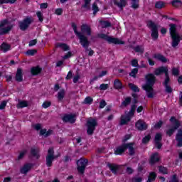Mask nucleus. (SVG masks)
Masks as SVG:
<instances>
[{"label": "nucleus", "instance_id": "obj_1", "mask_svg": "<svg viewBox=\"0 0 182 182\" xmlns=\"http://www.w3.org/2000/svg\"><path fill=\"white\" fill-rule=\"evenodd\" d=\"M146 83L142 85V89L146 92V96L149 99H153L154 97V89L153 86L156 83V76L154 74H148L145 76Z\"/></svg>", "mask_w": 182, "mask_h": 182}, {"label": "nucleus", "instance_id": "obj_2", "mask_svg": "<svg viewBox=\"0 0 182 182\" xmlns=\"http://www.w3.org/2000/svg\"><path fill=\"white\" fill-rule=\"evenodd\" d=\"M132 103L133 105H131V109L129 110V112H127L126 115L121 116L119 122L120 126H124V124H127V123H129V122L132 120L133 116H134V113L137 107V105H136L139 103V100H137V98H133Z\"/></svg>", "mask_w": 182, "mask_h": 182}, {"label": "nucleus", "instance_id": "obj_3", "mask_svg": "<svg viewBox=\"0 0 182 182\" xmlns=\"http://www.w3.org/2000/svg\"><path fill=\"white\" fill-rule=\"evenodd\" d=\"M169 122L171 123L172 127L166 130V136L171 137L173 134H174L176 130L178 129L180 126H181V123L178 121V119H176V117H171Z\"/></svg>", "mask_w": 182, "mask_h": 182}, {"label": "nucleus", "instance_id": "obj_4", "mask_svg": "<svg viewBox=\"0 0 182 182\" xmlns=\"http://www.w3.org/2000/svg\"><path fill=\"white\" fill-rule=\"evenodd\" d=\"M97 126V120L95 118L90 117L86 123L87 134L88 136H93L96 127Z\"/></svg>", "mask_w": 182, "mask_h": 182}, {"label": "nucleus", "instance_id": "obj_5", "mask_svg": "<svg viewBox=\"0 0 182 182\" xmlns=\"http://www.w3.org/2000/svg\"><path fill=\"white\" fill-rule=\"evenodd\" d=\"M9 24V21L8 19L2 20L0 22V35H8L11 31H12V28H14V25Z\"/></svg>", "mask_w": 182, "mask_h": 182}, {"label": "nucleus", "instance_id": "obj_6", "mask_svg": "<svg viewBox=\"0 0 182 182\" xmlns=\"http://www.w3.org/2000/svg\"><path fill=\"white\" fill-rule=\"evenodd\" d=\"M87 164H89V160H87V159L80 158V159L77 160V171L79 174H85V171L86 170Z\"/></svg>", "mask_w": 182, "mask_h": 182}, {"label": "nucleus", "instance_id": "obj_7", "mask_svg": "<svg viewBox=\"0 0 182 182\" xmlns=\"http://www.w3.org/2000/svg\"><path fill=\"white\" fill-rule=\"evenodd\" d=\"M98 38L106 41L108 43H114V45H124V41H122L119 38L110 37L105 33L98 34Z\"/></svg>", "mask_w": 182, "mask_h": 182}, {"label": "nucleus", "instance_id": "obj_8", "mask_svg": "<svg viewBox=\"0 0 182 182\" xmlns=\"http://www.w3.org/2000/svg\"><path fill=\"white\" fill-rule=\"evenodd\" d=\"M147 26L151 28V36L153 41H157L159 39V28H157V25L153 21L150 20L148 21Z\"/></svg>", "mask_w": 182, "mask_h": 182}, {"label": "nucleus", "instance_id": "obj_9", "mask_svg": "<svg viewBox=\"0 0 182 182\" xmlns=\"http://www.w3.org/2000/svg\"><path fill=\"white\" fill-rule=\"evenodd\" d=\"M163 73L165 75V79L170 77V75H168V68L167 67L161 66L154 71V74L156 76H160V75H163Z\"/></svg>", "mask_w": 182, "mask_h": 182}, {"label": "nucleus", "instance_id": "obj_10", "mask_svg": "<svg viewBox=\"0 0 182 182\" xmlns=\"http://www.w3.org/2000/svg\"><path fill=\"white\" fill-rule=\"evenodd\" d=\"M32 23V18H26L22 21L18 22V26L21 31H25Z\"/></svg>", "mask_w": 182, "mask_h": 182}, {"label": "nucleus", "instance_id": "obj_11", "mask_svg": "<svg viewBox=\"0 0 182 182\" xmlns=\"http://www.w3.org/2000/svg\"><path fill=\"white\" fill-rule=\"evenodd\" d=\"M80 43L84 49H85V52H89L90 50V48H89V45H90V41H89V39L87 38V36H84L81 38H79Z\"/></svg>", "mask_w": 182, "mask_h": 182}, {"label": "nucleus", "instance_id": "obj_12", "mask_svg": "<svg viewBox=\"0 0 182 182\" xmlns=\"http://www.w3.org/2000/svg\"><path fill=\"white\" fill-rule=\"evenodd\" d=\"M63 121L65 123H71L72 124L76 122V114H65L63 117Z\"/></svg>", "mask_w": 182, "mask_h": 182}, {"label": "nucleus", "instance_id": "obj_13", "mask_svg": "<svg viewBox=\"0 0 182 182\" xmlns=\"http://www.w3.org/2000/svg\"><path fill=\"white\" fill-rule=\"evenodd\" d=\"M161 140H163V136H161V134L157 133L155 135L154 144L156 147L159 149H161V146H163V144H161Z\"/></svg>", "mask_w": 182, "mask_h": 182}, {"label": "nucleus", "instance_id": "obj_14", "mask_svg": "<svg viewBox=\"0 0 182 182\" xmlns=\"http://www.w3.org/2000/svg\"><path fill=\"white\" fill-rule=\"evenodd\" d=\"M125 151L129 150V156H134L136 151L134 150V142L125 143Z\"/></svg>", "mask_w": 182, "mask_h": 182}, {"label": "nucleus", "instance_id": "obj_15", "mask_svg": "<svg viewBox=\"0 0 182 182\" xmlns=\"http://www.w3.org/2000/svg\"><path fill=\"white\" fill-rule=\"evenodd\" d=\"M170 77L169 78H165L164 81L163 82V85L165 87V92L166 93H173V88L171 87V86H170Z\"/></svg>", "mask_w": 182, "mask_h": 182}, {"label": "nucleus", "instance_id": "obj_16", "mask_svg": "<svg viewBox=\"0 0 182 182\" xmlns=\"http://www.w3.org/2000/svg\"><path fill=\"white\" fill-rule=\"evenodd\" d=\"M107 166H108L110 171H112V173L113 174H117V171H119V170H120V166H119L116 164H111V163L108 162L107 164Z\"/></svg>", "mask_w": 182, "mask_h": 182}, {"label": "nucleus", "instance_id": "obj_17", "mask_svg": "<svg viewBox=\"0 0 182 182\" xmlns=\"http://www.w3.org/2000/svg\"><path fill=\"white\" fill-rule=\"evenodd\" d=\"M126 151L125 144H122L121 146H119L115 148L114 154L116 156H122L123 153Z\"/></svg>", "mask_w": 182, "mask_h": 182}, {"label": "nucleus", "instance_id": "obj_18", "mask_svg": "<svg viewBox=\"0 0 182 182\" xmlns=\"http://www.w3.org/2000/svg\"><path fill=\"white\" fill-rule=\"evenodd\" d=\"M159 161H160V156H159V153L156 152L151 155L149 160V164H151V166H154V164L159 163Z\"/></svg>", "mask_w": 182, "mask_h": 182}, {"label": "nucleus", "instance_id": "obj_19", "mask_svg": "<svg viewBox=\"0 0 182 182\" xmlns=\"http://www.w3.org/2000/svg\"><path fill=\"white\" fill-rule=\"evenodd\" d=\"M33 167V164H26L23 166L20 169V172L21 174H28V172Z\"/></svg>", "mask_w": 182, "mask_h": 182}, {"label": "nucleus", "instance_id": "obj_20", "mask_svg": "<svg viewBox=\"0 0 182 182\" xmlns=\"http://www.w3.org/2000/svg\"><path fill=\"white\" fill-rule=\"evenodd\" d=\"M81 32L87 33V36H90L92 35V28L87 24H82L81 26Z\"/></svg>", "mask_w": 182, "mask_h": 182}, {"label": "nucleus", "instance_id": "obj_21", "mask_svg": "<svg viewBox=\"0 0 182 182\" xmlns=\"http://www.w3.org/2000/svg\"><path fill=\"white\" fill-rule=\"evenodd\" d=\"M176 140L178 141L177 147H182V129H178L176 134Z\"/></svg>", "mask_w": 182, "mask_h": 182}, {"label": "nucleus", "instance_id": "obj_22", "mask_svg": "<svg viewBox=\"0 0 182 182\" xmlns=\"http://www.w3.org/2000/svg\"><path fill=\"white\" fill-rule=\"evenodd\" d=\"M135 126L136 129H138V130H141V131L147 130V124L140 120L136 123Z\"/></svg>", "mask_w": 182, "mask_h": 182}, {"label": "nucleus", "instance_id": "obj_23", "mask_svg": "<svg viewBox=\"0 0 182 182\" xmlns=\"http://www.w3.org/2000/svg\"><path fill=\"white\" fill-rule=\"evenodd\" d=\"M72 28L74 31V33H75L76 36L78 37V39H80L85 36L83 33L77 31V26H76V23H72Z\"/></svg>", "mask_w": 182, "mask_h": 182}, {"label": "nucleus", "instance_id": "obj_24", "mask_svg": "<svg viewBox=\"0 0 182 182\" xmlns=\"http://www.w3.org/2000/svg\"><path fill=\"white\" fill-rule=\"evenodd\" d=\"M120 2L117 1V0H114V4H115L118 8L121 9V11H123V8L127 5V1L126 0H119Z\"/></svg>", "mask_w": 182, "mask_h": 182}, {"label": "nucleus", "instance_id": "obj_25", "mask_svg": "<svg viewBox=\"0 0 182 182\" xmlns=\"http://www.w3.org/2000/svg\"><path fill=\"white\" fill-rule=\"evenodd\" d=\"M55 48H60V49L63 50L64 52H66L67 50H70V48L68 44L65 43H57L55 45Z\"/></svg>", "mask_w": 182, "mask_h": 182}, {"label": "nucleus", "instance_id": "obj_26", "mask_svg": "<svg viewBox=\"0 0 182 182\" xmlns=\"http://www.w3.org/2000/svg\"><path fill=\"white\" fill-rule=\"evenodd\" d=\"M31 75H33V76H36L42 72V68L41 67H39V65H37L36 67L31 68Z\"/></svg>", "mask_w": 182, "mask_h": 182}, {"label": "nucleus", "instance_id": "obj_27", "mask_svg": "<svg viewBox=\"0 0 182 182\" xmlns=\"http://www.w3.org/2000/svg\"><path fill=\"white\" fill-rule=\"evenodd\" d=\"M16 82H22L23 77L22 76V68H18L16 73Z\"/></svg>", "mask_w": 182, "mask_h": 182}, {"label": "nucleus", "instance_id": "obj_28", "mask_svg": "<svg viewBox=\"0 0 182 182\" xmlns=\"http://www.w3.org/2000/svg\"><path fill=\"white\" fill-rule=\"evenodd\" d=\"M65 95H66V91L63 89L60 90L58 92V95H57V99H58V102H62V100H63V99H65Z\"/></svg>", "mask_w": 182, "mask_h": 182}, {"label": "nucleus", "instance_id": "obj_29", "mask_svg": "<svg viewBox=\"0 0 182 182\" xmlns=\"http://www.w3.org/2000/svg\"><path fill=\"white\" fill-rule=\"evenodd\" d=\"M154 58H155V59H157V60L162 62V63H167V58L161 54H155L154 55Z\"/></svg>", "mask_w": 182, "mask_h": 182}, {"label": "nucleus", "instance_id": "obj_30", "mask_svg": "<svg viewBox=\"0 0 182 182\" xmlns=\"http://www.w3.org/2000/svg\"><path fill=\"white\" fill-rule=\"evenodd\" d=\"M1 50H2V52H4V53L8 52V50H11V45L6 43H3L1 45Z\"/></svg>", "mask_w": 182, "mask_h": 182}, {"label": "nucleus", "instance_id": "obj_31", "mask_svg": "<svg viewBox=\"0 0 182 182\" xmlns=\"http://www.w3.org/2000/svg\"><path fill=\"white\" fill-rule=\"evenodd\" d=\"M55 159L56 158L53 156H46V160L47 167H52V163Z\"/></svg>", "mask_w": 182, "mask_h": 182}, {"label": "nucleus", "instance_id": "obj_32", "mask_svg": "<svg viewBox=\"0 0 182 182\" xmlns=\"http://www.w3.org/2000/svg\"><path fill=\"white\" fill-rule=\"evenodd\" d=\"M156 177H157V174L156 173V172H151L148 177L147 182L154 181L156 180Z\"/></svg>", "mask_w": 182, "mask_h": 182}, {"label": "nucleus", "instance_id": "obj_33", "mask_svg": "<svg viewBox=\"0 0 182 182\" xmlns=\"http://www.w3.org/2000/svg\"><path fill=\"white\" fill-rule=\"evenodd\" d=\"M133 49L137 53H144V47L143 46H136Z\"/></svg>", "mask_w": 182, "mask_h": 182}, {"label": "nucleus", "instance_id": "obj_34", "mask_svg": "<svg viewBox=\"0 0 182 182\" xmlns=\"http://www.w3.org/2000/svg\"><path fill=\"white\" fill-rule=\"evenodd\" d=\"M38 153H39L38 149L33 148V147L31 148V156H33V157H36L37 159H39V154H38Z\"/></svg>", "mask_w": 182, "mask_h": 182}, {"label": "nucleus", "instance_id": "obj_35", "mask_svg": "<svg viewBox=\"0 0 182 182\" xmlns=\"http://www.w3.org/2000/svg\"><path fill=\"white\" fill-rule=\"evenodd\" d=\"M131 103H132V98H131V97H127L122 102V106H124V107H127V106H129V105H130Z\"/></svg>", "mask_w": 182, "mask_h": 182}, {"label": "nucleus", "instance_id": "obj_36", "mask_svg": "<svg viewBox=\"0 0 182 182\" xmlns=\"http://www.w3.org/2000/svg\"><path fill=\"white\" fill-rule=\"evenodd\" d=\"M114 89H117L118 90L123 88L122 82L119 80H115L114 82Z\"/></svg>", "mask_w": 182, "mask_h": 182}, {"label": "nucleus", "instance_id": "obj_37", "mask_svg": "<svg viewBox=\"0 0 182 182\" xmlns=\"http://www.w3.org/2000/svg\"><path fill=\"white\" fill-rule=\"evenodd\" d=\"M159 171L161 174H168V169L163 166H158Z\"/></svg>", "mask_w": 182, "mask_h": 182}, {"label": "nucleus", "instance_id": "obj_38", "mask_svg": "<svg viewBox=\"0 0 182 182\" xmlns=\"http://www.w3.org/2000/svg\"><path fill=\"white\" fill-rule=\"evenodd\" d=\"M18 109H23V107H28V102L26 101H20L17 105Z\"/></svg>", "mask_w": 182, "mask_h": 182}, {"label": "nucleus", "instance_id": "obj_39", "mask_svg": "<svg viewBox=\"0 0 182 182\" xmlns=\"http://www.w3.org/2000/svg\"><path fill=\"white\" fill-rule=\"evenodd\" d=\"M129 89L134 92L135 93L137 92H140V89H139V87H137L136 85L133 83H129Z\"/></svg>", "mask_w": 182, "mask_h": 182}, {"label": "nucleus", "instance_id": "obj_40", "mask_svg": "<svg viewBox=\"0 0 182 182\" xmlns=\"http://www.w3.org/2000/svg\"><path fill=\"white\" fill-rule=\"evenodd\" d=\"M171 4H172L173 6H175L176 8L182 6V2L180 0H173L171 1Z\"/></svg>", "mask_w": 182, "mask_h": 182}, {"label": "nucleus", "instance_id": "obj_41", "mask_svg": "<svg viewBox=\"0 0 182 182\" xmlns=\"http://www.w3.org/2000/svg\"><path fill=\"white\" fill-rule=\"evenodd\" d=\"M82 103L83 105H92V103H93V98L91 97H87Z\"/></svg>", "mask_w": 182, "mask_h": 182}, {"label": "nucleus", "instance_id": "obj_42", "mask_svg": "<svg viewBox=\"0 0 182 182\" xmlns=\"http://www.w3.org/2000/svg\"><path fill=\"white\" fill-rule=\"evenodd\" d=\"M92 11H93L94 16H95L96 14H97V12H99V7L97 6V4H96V2H94L92 4Z\"/></svg>", "mask_w": 182, "mask_h": 182}, {"label": "nucleus", "instance_id": "obj_43", "mask_svg": "<svg viewBox=\"0 0 182 182\" xmlns=\"http://www.w3.org/2000/svg\"><path fill=\"white\" fill-rule=\"evenodd\" d=\"M151 139V136L150 134H148L146 136H145L143 139H142V143L143 144H147V143H149L150 141V139Z\"/></svg>", "mask_w": 182, "mask_h": 182}, {"label": "nucleus", "instance_id": "obj_44", "mask_svg": "<svg viewBox=\"0 0 182 182\" xmlns=\"http://www.w3.org/2000/svg\"><path fill=\"white\" fill-rule=\"evenodd\" d=\"M38 52V50H35V49H31V50H28L26 52V55H27L28 56H34V55Z\"/></svg>", "mask_w": 182, "mask_h": 182}, {"label": "nucleus", "instance_id": "obj_45", "mask_svg": "<svg viewBox=\"0 0 182 182\" xmlns=\"http://www.w3.org/2000/svg\"><path fill=\"white\" fill-rule=\"evenodd\" d=\"M90 1L92 0H85V4L82 5L81 8H85V9H90Z\"/></svg>", "mask_w": 182, "mask_h": 182}, {"label": "nucleus", "instance_id": "obj_46", "mask_svg": "<svg viewBox=\"0 0 182 182\" xmlns=\"http://www.w3.org/2000/svg\"><path fill=\"white\" fill-rule=\"evenodd\" d=\"M131 1H132L131 7H132L133 9H137V8H139V0H131Z\"/></svg>", "mask_w": 182, "mask_h": 182}, {"label": "nucleus", "instance_id": "obj_47", "mask_svg": "<svg viewBox=\"0 0 182 182\" xmlns=\"http://www.w3.org/2000/svg\"><path fill=\"white\" fill-rule=\"evenodd\" d=\"M164 7V1H157L155 4V8H156V9H161V8Z\"/></svg>", "mask_w": 182, "mask_h": 182}, {"label": "nucleus", "instance_id": "obj_48", "mask_svg": "<svg viewBox=\"0 0 182 182\" xmlns=\"http://www.w3.org/2000/svg\"><path fill=\"white\" fill-rule=\"evenodd\" d=\"M48 153L47 156L58 158V156H55V150H53V148H49Z\"/></svg>", "mask_w": 182, "mask_h": 182}, {"label": "nucleus", "instance_id": "obj_49", "mask_svg": "<svg viewBox=\"0 0 182 182\" xmlns=\"http://www.w3.org/2000/svg\"><path fill=\"white\" fill-rule=\"evenodd\" d=\"M102 28H109L112 26V23L109 21H101Z\"/></svg>", "mask_w": 182, "mask_h": 182}, {"label": "nucleus", "instance_id": "obj_50", "mask_svg": "<svg viewBox=\"0 0 182 182\" xmlns=\"http://www.w3.org/2000/svg\"><path fill=\"white\" fill-rule=\"evenodd\" d=\"M16 0H0V5L3 4H15Z\"/></svg>", "mask_w": 182, "mask_h": 182}, {"label": "nucleus", "instance_id": "obj_51", "mask_svg": "<svg viewBox=\"0 0 182 182\" xmlns=\"http://www.w3.org/2000/svg\"><path fill=\"white\" fill-rule=\"evenodd\" d=\"M136 73H139V69L138 68H134L129 73V76H132V77H136Z\"/></svg>", "mask_w": 182, "mask_h": 182}, {"label": "nucleus", "instance_id": "obj_52", "mask_svg": "<svg viewBox=\"0 0 182 182\" xmlns=\"http://www.w3.org/2000/svg\"><path fill=\"white\" fill-rule=\"evenodd\" d=\"M51 105L52 102H50V101H46L43 103L42 107H43V109H48V107H50Z\"/></svg>", "mask_w": 182, "mask_h": 182}, {"label": "nucleus", "instance_id": "obj_53", "mask_svg": "<svg viewBox=\"0 0 182 182\" xmlns=\"http://www.w3.org/2000/svg\"><path fill=\"white\" fill-rule=\"evenodd\" d=\"M172 75H173V76H178V75H180V70H178V68H173Z\"/></svg>", "mask_w": 182, "mask_h": 182}, {"label": "nucleus", "instance_id": "obj_54", "mask_svg": "<svg viewBox=\"0 0 182 182\" xmlns=\"http://www.w3.org/2000/svg\"><path fill=\"white\" fill-rule=\"evenodd\" d=\"M143 181V178L139 176H134L132 178V182H141Z\"/></svg>", "mask_w": 182, "mask_h": 182}, {"label": "nucleus", "instance_id": "obj_55", "mask_svg": "<svg viewBox=\"0 0 182 182\" xmlns=\"http://www.w3.org/2000/svg\"><path fill=\"white\" fill-rule=\"evenodd\" d=\"M100 89V90H107V89H109V84H101Z\"/></svg>", "mask_w": 182, "mask_h": 182}, {"label": "nucleus", "instance_id": "obj_56", "mask_svg": "<svg viewBox=\"0 0 182 182\" xmlns=\"http://www.w3.org/2000/svg\"><path fill=\"white\" fill-rule=\"evenodd\" d=\"M36 15H37V16H38V21H39L40 22H43V15L42 14V12L38 11V12L36 13Z\"/></svg>", "mask_w": 182, "mask_h": 182}, {"label": "nucleus", "instance_id": "obj_57", "mask_svg": "<svg viewBox=\"0 0 182 182\" xmlns=\"http://www.w3.org/2000/svg\"><path fill=\"white\" fill-rule=\"evenodd\" d=\"M132 66H134V68H139V62L136 59H134L131 61Z\"/></svg>", "mask_w": 182, "mask_h": 182}, {"label": "nucleus", "instance_id": "obj_58", "mask_svg": "<svg viewBox=\"0 0 182 182\" xmlns=\"http://www.w3.org/2000/svg\"><path fill=\"white\" fill-rule=\"evenodd\" d=\"M26 150H24L22 152H21L18 157V160H22V159H23V157L25 156V154H26Z\"/></svg>", "mask_w": 182, "mask_h": 182}, {"label": "nucleus", "instance_id": "obj_59", "mask_svg": "<svg viewBox=\"0 0 182 182\" xmlns=\"http://www.w3.org/2000/svg\"><path fill=\"white\" fill-rule=\"evenodd\" d=\"M132 137L131 134H127L124 136V139H122V143H124V144L126 143V141H127V140H129Z\"/></svg>", "mask_w": 182, "mask_h": 182}, {"label": "nucleus", "instance_id": "obj_60", "mask_svg": "<svg viewBox=\"0 0 182 182\" xmlns=\"http://www.w3.org/2000/svg\"><path fill=\"white\" fill-rule=\"evenodd\" d=\"M6 103H8L7 101L1 102V103L0 104V110H4V109L6 107Z\"/></svg>", "mask_w": 182, "mask_h": 182}, {"label": "nucleus", "instance_id": "obj_61", "mask_svg": "<svg viewBox=\"0 0 182 182\" xmlns=\"http://www.w3.org/2000/svg\"><path fill=\"white\" fill-rule=\"evenodd\" d=\"M169 182H178V178H177V175H173Z\"/></svg>", "mask_w": 182, "mask_h": 182}, {"label": "nucleus", "instance_id": "obj_62", "mask_svg": "<svg viewBox=\"0 0 182 182\" xmlns=\"http://www.w3.org/2000/svg\"><path fill=\"white\" fill-rule=\"evenodd\" d=\"M38 43V40L34 39L29 41L28 46H35Z\"/></svg>", "mask_w": 182, "mask_h": 182}, {"label": "nucleus", "instance_id": "obj_63", "mask_svg": "<svg viewBox=\"0 0 182 182\" xmlns=\"http://www.w3.org/2000/svg\"><path fill=\"white\" fill-rule=\"evenodd\" d=\"M163 126V121H159L154 125L155 129H160Z\"/></svg>", "mask_w": 182, "mask_h": 182}, {"label": "nucleus", "instance_id": "obj_64", "mask_svg": "<svg viewBox=\"0 0 182 182\" xmlns=\"http://www.w3.org/2000/svg\"><path fill=\"white\" fill-rule=\"evenodd\" d=\"M127 173L128 174H133V173H134V170H133V168H132L131 167H127Z\"/></svg>", "mask_w": 182, "mask_h": 182}]
</instances>
